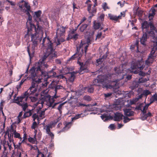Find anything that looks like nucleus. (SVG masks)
Listing matches in <instances>:
<instances>
[{
    "label": "nucleus",
    "mask_w": 157,
    "mask_h": 157,
    "mask_svg": "<svg viewBox=\"0 0 157 157\" xmlns=\"http://www.w3.org/2000/svg\"><path fill=\"white\" fill-rule=\"evenodd\" d=\"M123 65L122 64L121 66L117 67L114 68L115 73L118 75L120 74L122 76H123V74H122V73L124 71L123 68Z\"/></svg>",
    "instance_id": "obj_21"
},
{
    "label": "nucleus",
    "mask_w": 157,
    "mask_h": 157,
    "mask_svg": "<svg viewBox=\"0 0 157 157\" xmlns=\"http://www.w3.org/2000/svg\"><path fill=\"white\" fill-rule=\"evenodd\" d=\"M88 25L87 24H84L82 25L80 28V30L82 32H83L85 31Z\"/></svg>",
    "instance_id": "obj_38"
},
{
    "label": "nucleus",
    "mask_w": 157,
    "mask_h": 157,
    "mask_svg": "<svg viewBox=\"0 0 157 157\" xmlns=\"http://www.w3.org/2000/svg\"><path fill=\"white\" fill-rule=\"evenodd\" d=\"M108 17L110 19L116 22L119 19H121V16H120L119 15L117 16L116 15H114L111 13H109L108 14Z\"/></svg>",
    "instance_id": "obj_24"
},
{
    "label": "nucleus",
    "mask_w": 157,
    "mask_h": 157,
    "mask_svg": "<svg viewBox=\"0 0 157 157\" xmlns=\"http://www.w3.org/2000/svg\"><path fill=\"white\" fill-rule=\"evenodd\" d=\"M37 28L34 24H29L26 23V27L27 29L25 37L31 35V41L32 42V48L34 50L38 44V41L40 42L42 39V36L39 34L38 31H42V28L39 23H36Z\"/></svg>",
    "instance_id": "obj_2"
},
{
    "label": "nucleus",
    "mask_w": 157,
    "mask_h": 157,
    "mask_svg": "<svg viewBox=\"0 0 157 157\" xmlns=\"http://www.w3.org/2000/svg\"><path fill=\"white\" fill-rule=\"evenodd\" d=\"M51 43L52 44V45H53V48H54L55 47H56V46L60 45L61 44V42L60 41V40L59 39H57V41L54 42H52L49 39V38L48 37L47 38V46L48 44H50Z\"/></svg>",
    "instance_id": "obj_18"
},
{
    "label": "nucleus",
    "mask_w": 157,
    "mask_h": 157,
    "mask_svg": "<svg viewBox=\"0 0 157 157\" xmlns=\"http://www.w3.org/2000/svg\"><path fill=\"white\" fill-rule=\"evenodd\" d=\"M66 102V101L63 103H60L59 104L58 107L56 108V109H57L59 111V112L61 113L62 112V109L63 106Z\"/></svg>",
    "instance_id": "obj_35"
},
{
    "label": "nucleus",
    "mask_w": 157,
    "mask_h": 157,
    "mask_svg": "<svg viewBox=\"0 0 157 157\" xmlns=\"http://www.w3.org/2000/svg\"><path fill=\"white\" fill-rule=\"evenodd\" d=\"M144 62L142 60H133L131 63L130 71L134 74L139 72V70H143L144 67Z\"/></svg>",
    "instance_id": "obj_3"
},
{
    "label": "nucleus",
    "mask_w": 157,
    "mask_h": 157,
    "mask_svg": "<svg viewBox=\"0 0 157 157\" xmlns=\"http://www.w3.org/2000/svg\"><path fill=\"white\" fill-rule=\"evenodd\" d=\"M38 115L37 114H36V113H34V114L33 115V121H35V120L37 119V120L39 121V118L38 117Z\"/></svg>",
    "instance_id": "obj_50"
},
{
    "label": "nucleus",
    "mask_w": 157,
    "mask_h": 157,
    "mask_svg": "<svg viewBox=\"0 0 157 157\" xmlns=\"http://www.w3.org/2000/svg\"><path fill=\"white\" fill-rule=\"evenodd\" d=\"M9 131L10 133H14V131H16L15 130H14V128L12 126V125H11L10 128L9 129Z\"/></svg>",
    "instance_id": "obj_61"
},
{
    "label": "nucleus",
    "mask_w": 157,
    "mask_h": 157,
    "mask_svg": "<svg viewBox=\"0 0 157 157\" xmlns=\"http://www.w3.org/2000/svg\"><path fill=\"white\" fill-rule=\"evenodd\" d=\"M147 36L146 33H144L140 39V43L144 46L146 45V42L147 41Z\"/></svg>",
    "instance_id": "obj_19"
},
{
    "label": "nucleus",
    "mask_w": 157,
    "mask_h": 157,
    "mask_svg": "<svg viewBox=\"0 0 157 157\" xmlns=\"http://www.w3.org/2000/svg\"><path fill=\"white\" fill-rule=\"evenodd\" d=\"M85 70V68L84 67V65L82 67H80V69L78 71V72L80 74H82L83 73L82 71Z\"/></svg>",
    "instance_id": "obj_53"
},
{
    "label": "nucleus",
    "mask_w": 157,
    "mask_h": 157,
    "mask_svg": "<svg viewBox=\"0 0 157 157\" xmlns=\"http://www.w3.org/2000/svg\"><path fill=\"white\" fill-rule=\"evenodd\" d=\"M13 133H11V135L8 136L9 142L13 143Z\"/></svg>",
    "instance_id": "obj_44"
},
{
    "label": "nucleus",
    "mask_w": 157,
    "mask_h": 157,
    "mask_svg": "<svg viewBox=\"0 0 157 157\" xmlns=\"http://www.w3.org/2000/svg\"><path fill=\"white\" fill-rule=\"evenodd\" d=\"M124 111L126 117L133 116L134 115V112L130 109H125L124 110Z\"/></svg>",
    "instance_id": "obj_20"
},
{
    "label": "nucleus",
    "mask_w": 157,
    "mask_h": 157,
    "mask_svg": "<svg viewBox=\"0 0 157 157\" xmlns=\"http://www.w3.org/2000/svg\"><path fill=\"white\" fill-rule=\"evenodd\" d=\"M37 113L39 116L41 117H42L43 115H44L45 113V110H43L42 111H40L39 110H37Z\"/></svg>",
    "instance_id": "obj_43"
},
{
    "label": "nucleus",
    "mask_w": 157,
    "mask_h": 157,
    "mask_svg": "<svg viewBox=\"0 0 157 157\" xmlns=\"http://www.w3.org/2000/svg\"><path fill=\"white\" fill-rule=\"evenodd\" d=\"M143 79H144L139 78L138 81H133L131 84L129 88L132 90H134L137 88L139 85V83L144 82V81L143 80Z\"/></svg>",
    "instance_id": "obj_13"
},
{
    "label": "nucleus",
    "mask_w": 157,
    "mask_h": 157,
    "mask_svg": "<svg viewBox=\"0 0 157 157\" xmlns=\"http://www.w3.org/2000/svg\"><path fill=\"white\" fill-rule=\"evenodd\" d=\"M151 92L148 90H144L143 91V93H142L143 96H144L146 98L147 97V96L151 94Z\"/></svg>",
    "instance_id": "obj_41"
},
{
    "label": "nucleus",
    "mask_w": 157,
    "mask_h": 157,
    "mask_svg": "<svg viewBox=\"0 0 157 157\" xmlns=\"http://www.w3.org/2000/svg\"><path fill=\"white\" fill-rule=\"evenodd\" d=\"M111 130H114L115 129V126L114 124H111L109 127Z\"/></svg>",
    "instance_id": "obj_60"
},
{
    "label": "nucleus",
    "mask_w": 157,
    "mask_h": 157,
    "mask_svg": "<svg viewBox=\"0 0 157 157\" xmlns=\"http://www.w3.org/2000/svg\"><path fill=\"white\" fill-rule=\"evenodd\" d=\"M144 105V103H140L138 106H137L136 107L135 109L136 110H140L142 112V108H143Z\"/></svg>",
    "instance_id": "obj_34"
},
{
    "label": "nucleus",
    "mask_w": 157,
    "mask_h": 157,
    "mask_svg": "<svg viewBox=\"0 0 157 157\" xmlns=\"http://www.w3.org/2000/svg\"><path fill=\"white\" fill-rule=\"evenodd\" d=\"M101 117L104 121H106L110 119L111 116L109 115L108 112L106 111V113L102 115L101 116Z\"/></svg>",
    "instance_id": "obj_23"
},
{
    "label": "nucleus",
    "mask_w": 157,
    "mask_h": 157,
    "mask_svg": "<svg viewBox=\"0 0 157 157\" xmlns=\"http://www.w3.org/2000/svg\"><path fill=\"white\" fill-rule=\"evenodd\" d=\"M41 66L40 65L37 66L36 68L34 67H32L34 68L35 71L34 73L36 74L35 77L39 75H40L42 78L44 77V80H47L48 78H50L51 75L48 74L45 71L41 69Z\"/></svg>",
    "instance_id": "obj_6"
},
{
    "label": "nucleus",
    "mask_w": 157,
    "mask_h": 157,
    "mask_svg": "<svg viewBox=\"0 0 157 157\" xmlns=\"http://www.w3.org/2000/svg\"><path fill=\"white\" fill-rule=\"evenodd\" d=\"M103 25L102 23L99 22H94L93 26L94 29H100V30H101L103 29Z\"/></svg>",
    "instance_id": "obj_25"
},
{
    "label": "nucleus",
    "mask_w": 157,
    "mask_h": 157,
    "mask_svg": "<svg viewBox=\"0 0 157 157\" xmlns=\"http://www.w3.org/2000/svg\"><path fill=\"white\" fill-rule=\"evenodd\" d=\"M84 44H82V42L81 41L79 46L78 47H77V51L71 57V58L72 59V60H74L76 58L78 57L77 56H76L77 54H78L79 56H81L83 54V50L82 48L81 49L80 52H79V51L81 47H82V46H83Z\"/></svg>",
    "instance_id": "obj_10"
},
{
    "label": "nucleus",
    "mask_w": 157,
    "mask_h": 157,
    "mask_svg": "<svg viewBox=\"0 0 157 157\" xmlns=\"http://www.w3.org/2000/svg\"><path fill=\"white\" fill-rule=\"evenodd\" d=\"M102 7L104 11H105L107 9H109V8L107 6V3L106 2H105L103 4Z\"/></svg>",
    "instance_id": "obj_54"
},
{
    "label": "nucleus",
    "mask_w": 157,
    "mask_h": 157,
    "mask_svg": "<svg viewBox=\"0 0 157 157\" xmlns=\"http://www.w3.org/2000/svg\"><path fill=\"white\" fill-rule=\"evenodd\" d=\"M56 77L59 79H63L64 78L66 79V78L63 75H57L56 76Z\"/></svg>",
    "instance_id": "obj_59"
},
{
    "label": "nucleus",
    "mask_w": 157,
    "mask_h": 157,
    "mask_svg": "<svg viewBox=\"0 0 157 157\" xmlns=\"http://www.w3.org/2000/svg\"><path fill=\"white\" fill-rule=\"evenodd\" d=\"M27 51L29 55V57L30 58V60L32 58V55H31V54L30 52L29 46H28L27 47Z\"/></svg>",
    "instance_id": "obj_55"
},
{
    "label": "nucleus",
    "mask_w": 157,
    "mask_h": 157,
    "mask_svg": "<svg viewBox=\"0 0 157 157\" xmlns=\"http://www.w3.org/2000/svg\"><path fill=\"white\" fill-rule=\"evenodd\" d=\"M65 31V28L62 26L58 28L56 31V34L58 36H61L63 35Z\"/></svg>",
    "instance_id": "obj_16"
},
{
    "label": "nucleus",
    "mask_w": 157,
    "mask_h": 157,
    "mask_svg": "<svg viewBox=\"0 0 157 157\" xmlns=\"http://www.w3.org/2000/svg\"><path fill=\"white\" fill-rule=\"evenodd\" d=\"M50 43V42H49ZM49 51L51 52L50 55L49 56V59L50 60H52L56 58H57L58 56L56 52L55 51V49L53 48V45H52V44L50 43L48 44L47 46Z\"/></svg>",
    "instance_id": "obj_8"
},
{
    "label": "nucleus",
    "mask_w": 157,
    "mask_h": 157,
    "mask_svg": "<svg viewBox=\"0 0 157 157\" xmlns=\"http://www.w3.org/2000/svg\"><path fill=\"white\" fill-rule=\"evenodd\" d=\"M41 82L39 83V84H40L39 86H40V89H42V88H43L46 87L47 86V82H44V83H41Z\"/></svg>",
    "instance_id": "obj_40"
},
{
    "label": "nucleus",
    "mask_w": 157,
    "mask_h": 157,
    "mask_svg": "<svg viewBox=\"0 0 157 157\" xmlns=\"http://www.w3.org/2000/svg\"><path fill=\"white\" fill-rule=\"evenodd\" d=\"M86 89H87V91L88 92L91 93H93L94 91V88L91 87L89 88L87 87H84L82 88L81 90L83 92H85Z\"/></svg>",
    "instance_id": "obj_33"
},
{
    "label": "nucleus",
    "mask_w": 157,
    "mask_h": 157,
    "mask_svg": "<svg viewBox=\"0 0 157 157\" xmlns=\"http://www.w3.org/2000/svg\"><path fill=\"white\" fill-rule=\"evenodd\" d=\"M13 144V143L9 142L8 141L6 142V140H4L3 142V145L4 146L5 150H6V148L7 147L6 146H8L9 147V148L10 150H11L12 148L11 146Z\"/></svg>",
    "instance_id": "obj_26"
},
{
    "label": "nucleus",
    "mask_w": 157,
    "mask_h": 157,
    "mask_svg": "<svg viewBox=\"0 0 157 157\" xmlns=\"http://www.w3.org/2000/svg\"><path fill=\"white\" fill-rule=\"evenodd\" d=\"M37 125V123L36 122L34 121L31 126V128L33 129H35Z\"/></svg>",
    "instance_id": "obj_56"
},
{
    "label": "nucleus",
    "mask_w": 157,
    "mask_h": 157,
    "mask_svg": "<svg viewBox=\"0 0 157 157\" xmlns=\"http://www.w3.org/2000/svg\"><path fill=\"white\" fill-rule=\"evenodd\" d=\"M96 11L97 10L95 8H92V11H90V13L91 15H92V16H94V15L96 13Z\"/></svg>",
    "instance_id": "obj_52"
},
{
    "label": "nucleus",
    "mask_w": 157,
    "mask_h": 157,
    "mask_svg": "<svg viewBox=\"0 0 157 157\" xmlns=\"http://www.w3.org/2000/svg\"><path fill=\"white\" fill-rule=\"evenodd\" d=\"M156 12V10L154 8L151 9V12L149 13V17H153L155 14V12Z\"/></svg>",
    "instance_id": "obj_45"
},
{
    "label": "nucleus",
    "mask_w": 157,
    "mask_h": 157,
    "mask_svg": "<svg viewBox=\"0 0 157 157\" xmlns=\"http://www.w3.org/2000/svg\"><path fill=\"white\" fill-rule=\"evenodd\" d=\"M13 133V135H14V137L16 138H18L21 140L22 139L21 137L20 136V134L19 133L16 132V131H14V133Z\"/></svg>",
    "instance_id": "obj_37"
},
{
    "label": "nucleus",
    "mask_w": 157,
    "mask_h": 157,
    "mask_svg": "<svg viewBox=\"0 0 157 157\" xmlns=\"http://www.w3.org/2000/svg\"><path fill=\"white\" fill-rule=\"evenodd\" d=\"M150 24L146 21H144L141 24V28L143 33H150L151 31L149 30Z\"/></svg>",
    "instance_id": "obj_11"
},
{
    "label": "nucleus",
    "mask_w": 157,
    "mask_h": 157,
    "mask_svg": "<svg viewBox=\"0 0 157 157\" xmlns=\"http://www.w3.org/2000/svg\"><path fill=\"white\" fill-rule=\"evenodd\" d=\"M41 97L42 100L38 101L34 105V107H38L39 109H40L43 107L44 103V101H43L46 102L47 105L49 107L48 102H50L51 98V96L48 94H45L43 95H42Z\"/></svg>",
    "instance_id": "obj_5"
},
{
    "label": "nucleus",
    "mask_w": 157,
    "mask_h": 157,
    "mask_svg": "<svg viewBox=\"0 0 157 157\" xmlns=\"http://www.w3.org/2000/svg\"><path fill=\"white\" fill-rule=\"evenodd\" d=\"M86 116V115L82 113L78 114L76 115L75 116L72 118V121H73L74 120L77 119L81 117H83Z\"/></svg>",
    "instance_id": "obj_31"
},
{
    "label": "nucleus",
    "mask_w": 157,
    "mask_h": 157,
    "mask_svg": "<svg viewBox=\"0 0 157 157\" xmlns=\"http://www.w3.org/2000/svg\"><path fill=\"white\" fill-rule=\"evenodd\" d=\"M52 128V124H50L46 125L44 129L45 130V132L50 137L51 140L54 139V135L53 133L51 131L50 129Z\"/></svg>",
    "instance_id": "obj_12"
},
{
    "label": "nucleus",
    "mask_w": 157,
    "mask_h": 157,
    "mask_svg": "<svg viewBox=\"0 0 157 157\" xmlns=\"http://www.w3.org/2000/svg\"><path fill=\"white\" fill-rule=\"evenodd\" d=\"M30 12H27L26 14L28 16V18L27 22L26 23L28 24H33L32 22V17L31 15L29 13Z\"/></svg>",
    "instance_id": "obj_30"
},
{
    "label": "nucleus",
    "mask_w": 157,
    "mask_h": 157,
    "mask_svg": "<svg viewBox=\"0 0 157 157\" xmlns=\"http://www.w3.org/2000/svg\"><path fill=\"white\" fill-rule=\"evenodd\" d=\"M123 116L121 113L116 112L114 114L113 120L115 121H119L122 120Z\"/></svg>",
    "instance_id": "obj_17"
},
{
    "label": "nucleus",
    "mask_w": 157,
    "mask_h": 157,
    "mask_svg": "<svg viewBox=\"0 0 157 157\" xmlns=\"http://www.w3.org/2000/svg\"><path fill=\"white\" fill-rule=\"evenodd\" d=\"M32 115V112L31 110L27 112L24 113L23 115V117L24 118L28 117Z\"/></svg>",
    "instance_id": "obj_39"
},
{
    "label": "nucleus",
    "mask_w": 157,
    "mask_h": 157,
    "mask_svg": "<svg viewBox=\"0 0 157 157\" xmlns=\"http://www.w3.org/2000/svg\"><path fill=\"white\" fill-rule=\"evenodd\" d=\"M23 10H25V11H22L24 13L26 14L27 13V12H31L30 6L28 5V3L27 2H25L24 3V6L22 8Z\"/></svg>",
    "instance_id": "obj_27"
},
{
    "label": "nucleus",
    "mask_w": 157,
    "mask_h": 157,
    "mask_svg": "<svg viewBox=\"0 0 157 157\" xmlns=\"http://www.w3.org/2000/svg\"><path fill=\"white\" fill-rule=\"evenodd\" d=\"M104 61L100 57L99 59H97L96 60V63L98 64V65L102 63Z\"/></svg>",
    "instance_id": "obj_51"
},
{
    "label": "nucleus",
    "mask_w": 157,
    "mask_h": 157,
    "mask_svg": "<svg viewBox=\"0 0 157 157\" xmlns=\"http://www.w3.org/2000/svg\"><path fill=\"white\" fill-rule=\"evenodd\" d=\"M75 31L74 29H72L68 33V36H69L70 37L72 38V36L75 34Z\"/></svg>",
    "instance_id": "obj_47"
},
{
    "label": "nucleus",
    "mask_w": 157,
    "mask_h": 157,
    "mask_svg": "<svg viewBox=\"0 0 157 157\" xmlns=\"http://www.w3.org/2000/svg\"><path fill=\"white\" fill-rule=\"evenodd\" d=\"M109 53V52L108 51H107L105 54L104 55H103L101 57V58L104 61V60L107 58L108 55V54Z\"/></svg>",
    "instance_id": "obj_49"
},
{
    "label": "nucleus",
    "mask_w": 157,
    "mask_h": 157,
    "mask_svg": "<svg viewBox=\"0 0 157 157\" xmlns=\"http://www.w3.org/2000/svg\"><path fill=\"white\" fill-rule=\"evenodd\" d=\"M56 92L54 95L53 96H51L50 102H48L49 107H51L52 108H56V106L59 104L61 103V101L57 102L54 103L55 101V99H57L59 96L56 95Z\"/></svg>",
    "instance_id": "obj_9"
},
{
    "label": "nucleus",
    "mask_w": 157,
    "mask_h": 157,
    "mask_svg": "<svg viewBox=\"0 0 157 157\" xmlns=\"http://www.w3.org/2000/svg\"><path fill=\"white\" fill-rule=\"evenodd\" d=\"M148 108L146 105H144L142 110V113H144L145 112H146V110L148 109Z\"/></svg>",
    "instance_id": "obj_57"
},
{
    "label": "nucleus",
    "mask_w": 157,
    "mask_h": 157,
    "mask_svg": "<svg viewBox=\"0 0 157 157\" xmlns=\"http://www.w3.org/2000/svg\"><path fill=\"white\" fill-rule=\"evenodd\" d=\"M75 73L74 71L68 73L69 77L68 78V80L71 82H73L74 80Z\"/></svg>",
    "instance_id": "obj_29"
},
{
    "label": "nucleus",
    "mask_w": 157,
    "mask_h": 157,
    "mask_svg": "<svg viewBox=\"0 0 157 157\" xmlns=\"http://www.w3.org/2000/svg\"><path fill=\"white\" fill-rule=\"evenodd\" d=\"M38 94L37 93H36L35 96H29V98L30 99L31 101L32 102H35L36 101L38 100Z\"/></svg>",
    "instance_id": "obj_32"
},
{
    "label": "nucleus",
    "mask_w": 157,
    "mask_h": 157,
    "mask_svg": "<svg viewBox=\"0 0 157 157\" xmlns=\"http://www.w3.org/2000/svg\"><path fill=\"white\" fill-rule=\"evenodd\" d=\"M41 11L40 10H38L34 12V15L33 16V18L36 22V23H38L39 24L40 22H41Z\"/></svg>",
    "instance_id": "obj_14"
},
{
    "label": "nucleus",
    "mask_w": 157,
    "mask_h": 157,
    "mask_svg": "<svg viewBox=\"0 0 157 157\" xmlns=\"http://www.w3.org/2000/svg\"><path fill=\"white\" fill-rule=\"evenodd\" d=\"M134 118H128L127 117H124V120L123 122L124 123H126L129 121L130 120H134Z\"/></svg>",
    "instance_id": "obj_42"
},
{
    "label": "nucleus",
    "mask_w": 157,
    "mask_h": 157,
    "mask_svg": "<svg viewBox=\"0 0 157 157\" xmlns=\"http://www.w3.org/2000/svg\"><path fill=\"white\" fill-rule=\"evenodd\" d=\"M76 106L78 107H79L81 106H86L87 105L86 104H82L81 102H78Z\"/></svg>",
    "instance_id": "obj_62"
},
{
    "label": "nucleus",
    "mask_w": 157,
    "mask_h": 157,
    "mask_svg": "<svg viewBox=\"0 0 157 157\" xmlns=\"http://www.w3.org/2000/svg\"><path fill=\"white\" fill-rule=\"evenodd\" d=\"M102 35V33L101 32L98 31V33L96 36V39H100Z\"/></svg>",
    "instance_id": "obj_58"
},
{
    "label": "nucleus",
    "mask_w": 157,
    "mask_h": 157,
    "mask_svg": "<svg viewBox=\"0 0 157 157\" xmlns=\"http://www.w3.org/2000/svg\"><path fill=\"white\" fill-rule=\"evenodd\" d=\"M62 62V59H57L55 60V62L57 64H61Z\"/></svg>",
    "instance_id": "obj_64"
},
{
    "label": "nucleus",
    "mask_w": 157,
    "mask_h": 157,
    "mask_svg": "<svg viewBox=\"0 0 157 157\" xmlns=\"http://www.w3.org/2000/svg\"><path fill=\"white\" fill-rule=\"evenodd\" d=\"M28 141L33 144H34L35 142L36 141V139L35 137L32 138L29 137L28 138Z\"/></svg>",
    "instance_id": "obj_46"
},
{
    "label": "nucleus",
    "mask_w": 157,
    "mask_h": 157,
    "mask_svg": "<svg viewBox=\"0 0 157 157\" xmlns=\"http://www.w3.org/2000/svg\"><path fill=\"white\" fill-rule=\"evenodd\" d=\"M146 113L145 112L144 113H142V115L140 117V119L142 121L145 120L148 117H150L152 116L151 113L150 112H148L147 113Z\"/></svg>",
    "instance_id": "obj_22"
},
{
    "label": "nucleus",
    "mask_w": 157,
    "mask_h": 157,
    "mask_svg": "<svg viewBox=\"0 0 157 157\" xmlns=\"http://www.w3.org/2000/svg\"><path fill=\"white\" fill-rule=\"evenodd\" d=\"M83 99L86 101H90L91 100V98L89 96L85 95L83 98Z\"/></svg>",
    "instance_id": "obj_48"
},
{
    "label": "nucleus",
    "mask_w": 157,
    "mask_h": 157,
    "mask_svg": "<svg viewBox=\"0 0 157 157\" xmlns=\"http://www.w3.org/2000/svg\"><path fill=\"white\" fill-rule=\"evenodd\" d=\"M108 82L107 78L105 76L99 75L93 81V85L100 86V84H104Z\"/></svg>",
    "instance_id": "obj_7"
},
{
    "label": "nucleus",
    "mask_w": 157,
    "mask_h": 157,
    "mask_svg": "<svg viewBox=\"0 0 157 157\" xmlns=\"http://www.w3.org/2000/svg\"><path fill=\"white\" fill-rule=\"evenodd\" d=\"M49 50H48L47 47L46 51L44 53L43 56L41 57V59L39 60V61L41 62L42 63L44 62V61L46 60V58L48 56H49L50 54H51V52Z\"/></svg>",
    "instance_id": "obj_15"
},
{
    "label": "nucleus",
    "mask_w": 157,
    "mask_h": 157,
    "mask_svg": "<svg viewBox=\"0 0 157 157\" xmlns=\"http://www.w3.org/2000/svg\"><path fill=\"white\" fill-rule=\"evenodd\" d=\"M156 33V35L154 34L153 36V40L152 41V48L148 58V59L151 60V62L156 58L155 52L157 50V32Z\"/></svg>",
    "instance_id": "obj_4"
},
{
    "label": "nucleus",
    "mask_w": 157,
    "mask_h": 157,
    "mask_svg": "<svg viewBox=\"0 0 157 157\" xmlns=\"http://www.w3.org/2000/svg\"><path fill=\"white\" fill-rule=\"evenodd\" d=\"M78 35L77 33L75 34L72 36V39H74L75 40L77 39L78 38Z\"/></svg>",
    "instance_id": "obj_63"
},
{
    "label": "nucleus",
    "mask_w": 157,
    "mask_h": 157,
    "mask_svg": "<svg viewBox=\"0 0 157 157\" xmlns=\"http://www.w3.org/2000/svg\"><path fill=\"white\" fill-rule=\"evenodd\" d=\"M54 87L55 88V90L56 92V93H57V90H58L61 89L63 88V86H62L60 85H54Z\"/></svg>",
    "instance_id": "obj_36"
},
{
    "label": "nucleus",
    "mask_w": 157,
    "mask_h": 157,
    "mask_svg": "<svg viewBox=\"0 0 157 157\" xmlns=\"http://www.w3.org/2000/svg\"><path fill=\"white\" fill-rule=\"evenodd\" d=\"M34 67H32L29 71L30 73V78L32 80L31 86L27 91L22 94L21 96L17 97L16 99V103L21 106L23 110L25 111L28 107L27 103L28 98L31 95H35L37 90L36 87L38 86L39 83L41 82L40 79L35 78L36 74L34 73Z\"/></svg>",
    "instance_id": "obj_1"
},
{
    "label": "nucleus",
    "mask_w": 157,
    "mask_h": 157,
    "mask_svg": "<svg viewBox=\"0 0 157 157\" xmlns=\"http://www.w3.org/2000/svg\"><path fill=\"white\" fill-rule=\"evenodd\" d=\"M71 125L72 123L71 122H68L66 123L64 127L59 132V133L67 130L69 128H71Z\"/></svg>",
    "instance_id": "obj_28"
}]
</instances>
